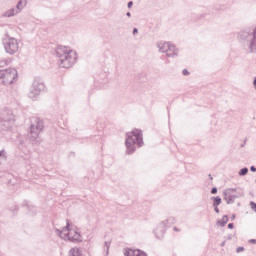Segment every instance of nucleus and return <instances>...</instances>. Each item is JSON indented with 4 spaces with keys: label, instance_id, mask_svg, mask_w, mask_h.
Instances as JSON below:
<instances>
[{
    "label": "nucleus",
    "instance_id": "f257e3e1",
    "mask_svg": "<svg viewBox=\"0 0 256 256\" xmlns=\"http://www.w3.org/2000/svg\"><path fill=\"white\" fill-rule=\"evenodd\" d=\"M56 56L58 57L59 67L69 69L77 62V52L67 48L66 46H58L56 48Z\"/></svg>",
    "mask_w": 256,
    "mask_h": 256
},
{
    "label": "nucleus",
    "instance_id": "f03ea898",
    "mask_svg": "<svg viewBox=\"0 0 256 256\" xmlns=\"http://www.w3.org/2000/svg\"><path fill=\"white\" fill-rule=\"evenodd\" d=\"M238 40L250 53H256V28H244L238 33Z\"/></svg>",
    "mask_w": 256,
    "mask_h": 256
},
{
    "label": "nucleus",
    "instance_id": "7ed1b4c3",
    "mask_svg": "<svg viewBox=\"0 0 256 256\" xmlns=\"http://www.w3.org/2000/svg\"><path fill=\"white\" fill-rule=\"evenodd\" d=\"M125 145L127 155H133V152L137 149L135 145L143 147V131L135 128L131 132L126 133Z\"/></svg>",
    "mask_w": 256,
    "mask_h": 256
},
{
    "label": "nucleus",
    "instance_id": "20e7f679",
    "mask_svg": "<svg viewBox=\"0 0 256 256\" xmlns=\"http://www.w3.org/2000/svg\"><path fill=\"white\" fill-rule=\"evenodd\" d=\"M43 129H45L43 119L32 117L28 131V137L32 143H41V138H39V135L43 133Z\"/></svg>",
    "mask_w": 256,
    "mask_h": 256
},
{
    "label": "nucleus",
    "instance_id": "39448f33",
    "mask_svg": "<svg viewBox=\"0 0 256 256\" xmlns=\"http://www.w3.org/2000/svg\"><path fill=\"white\" fill-rule=\"evenodd\" d=\"M56 235L60 239H68L71 243H83V236L77 230L71 229L69 221H67L66 226L62 230L56 228Z\"/></svg>",
    "mask_w": 256,
    "mask_h": 256
},
{
    "label": "nucleus",
    "instance_id": "423d86ee",
    "mask_svg": "<svg viewBox=\"0 0 256 256\" xmlns=\"http://www.w3.org/2000/svg\"><path fill=\"white\" fill-rule=\"evenodd\" d=\"M15 125L13 110L6 108L0 112V131H9Z\"/></svg>",
    "mask_w": 256,
    "mask_h": 256
},
{
    "label": "nucleus",
    "instance_id": "0eeeda50",
    "mask_svg": "<svg viewBox=\"0 0 256 256\" xmlns=\"http://www.w3.org/2000/svg\"><path fill=\"white\" fill-rule=\"evenodd\" d=\"M157 47L160 53H166V57H177V49H175V45L166 41H160L157 43Z\"/></svg>",
    "mask_w": 256,
    "mask_h": 256
},
{
    "label": "nucleus",
    "instance_id": "6e6552de",
    "mask_svg": "<svg viewBox=\"0 0 256 256\" xmlns=\"http://www.w3.org/2000/svg\"><path fill=\"white\" fill-rule=\"evenodd\" d=\"M41 91H45V84L41 80L35 79L28 93L29 99H37L41 95Z\"/></svg>",
    "mask_w": 256,
    "mask_h": 256
},
{
    "label": "nucleus",
    "instance_id": "1a4fd4ad",
    "mask_svg": "<svg viewBox=\"0 0 256 256\" xmlns=\"http://www.w3.org/2000/svg\"><path fill=\"white\" fill-rule=\"evenodd\" d=\"M5 52L8 55H15L19 51V42L15 38H9L3 42Z\"/></svg>",
    "mask_w": 256,
    "mask_h": 256
},
{
    "label": "nucleus",
    "instance_id": "9d476101",
    "mask_svg": "<svg viewBox=\"0 0 256 256\" xmlns=\"http://www.w3.org/2000/svg\"><path fill=\"white\" fill-rule=\"evenodd\" d=\"M224 201H226L227 205H233L236 199L241 197H245V192L239 191L238 194H233V190H224L223 191Z\"/></svg>",
    "mask_w": 256,
    "mask_h": 256
},
{
    "label": "nucleus",
    "instance_id": "9b49d317",
    "mask_svg": "<svg viewBox=\"0 0 256 256\" xmlns=\"http://www.w3.org/2000/svg\"><path fill=\"white\" fill-rule=\"evenodd\" d=\"M19 77L17 70L15 68H8L6 69V74L4 76V80L2 83L4 85H13V82Z\"/></svg>",
    "mask_w": 256,
    "mask_h": 256
},
{
    "label": "nucleus",
    "instance_id": "f8f14e48",
    "mask_svg": "<svg viewBox=\"0 0 256 256\" xmlns=\"http://www.w3.org/2000/svg\"><path fill=\"white\" fill-rule=\"evenodd\" d=\"M167 223H168V220L162 221L157 226V228L153 231L156 239H163V237L165 236V231L167 229Z\"/></svg>",
    "mask_w": 256,
    "mask_h": 256
},
{
    "label": "nucleus",
    "instance_id": "ddd939ff",
    "mask_svg": "<svg viewBox=\"0 0 256 256\" xmlns=\"http://www.w3.org/2000/svg\"><path fill=\"white\" fill-rule=\"evenodd\" d=\"M124 255L125 256H147V253L139 250V249H131V248H127L125 251H124Z\"/></svg>",
    "mask_w": 256,
    "mask_h": 256
},
{
    "label": "nucleus",
    "instance_id": "4468645a",
    "mask_svg": "<svg viewBox=\"0 0 256 256\" xmlns=\"http://www.w3.org/2000/svg\"><path fill=\"white\" fill-rule=\"evenodd\" d=\"M68 256H86L83 254V248L74 247L69 250Z\"/></svg>",
    "mask_w": 256,
    "mask_h": 256
},
{
    "label": "nucleus",
    "instance_id": "2eb2a0df",
    "mask_svg": "<svg viewBox=\"0 0 256 256\" xmlns=\"http://www.w3.org/2000/svg\"><path fill=\"white\" fill-rule=\"evenodd\" d=\"M26 5H27V0H20L18 1L15 9L17 10L18 13H21L23 9H25Z\"/></svg>",
    "mask_w": 256,
    "mask_h": 256
},
{
    "label": "nucleus",
    "instance_id": "dca6fc26",
    "mask_svg": "<svg viewBox=\"0 0 256 256\" xmlns=\"http://www.w3.org/2000/svg\"><path fill=\"white\" fill-rule=\"evenodd\" d=\"M18 13L19 12L16 10V8H11V9L7 10L6 12H4L2 17H15V15H18Z\"/></svg>",
    "mask_w": 256,
    "mask_h": 256
},
{
    "label": "nucleus",
    "instance_id": "f3484780",
    "mask_svg": "<svg viewBox=\"0 0 256 256\" xmlns=\"http://www.w3.org/2000/svg\"><path fill=\"white\" fill-rule=\"evenodd\" d=\"M229 223V216L224 215L221 220H217V225L220 227H225Z\"/></svg>",
    "mask_w": 256,
    "mask_h": 256
},
{
    "label": "nucleus",
    "instance_id": "a211bd4d",
    "mask_svg": "<svg viewBox=\"0 0 256 256\" xmlns=\"http://www.w3.org/2000/svg\"><path fill=\"white\" fill-rule=\"evenodd\" d=\"M211 201L213 202L212 206L219 207V205H221L223 200L220 198V196H212Z\"/></svg>",
    "mask_w": 256,
    "mask_h": 256
},
{
    "label": "nucleus",
    "instance_id": "6ab92c4d",
    "mask_svg": "<svg viewBox=\"0 0 256 256\" xmlns=\"http://www.w3.org/2000/svg\"><path fill=\"white\" fill-rule=\"evenodd\" d=\"M247 173H249V168L244 167V168L239 170L238 175L240 177H245V175H247Z\"/></svg>",
    "mask_w": 256,
    "mask_h": 256
},
{
    "label": "nucleus",
    "instance_id": "aec40b11",
    "mask_svg": "<svg viewBox=\"0 0 256 256\" xmlns=\"http://www.w3.org/2000/svg\"><path fill=\"white\" fill-rule=\"evenodd\" d=\"M23 205L24 207H27L28 211H32L33 213H35V207L29 205V202L25 201Z\"/></svg>",
    "mask_w": 256,
    "mask_h": 256
},
{
    "label": "nucleus",
    "instance_id": "412c9836",
    "mask_svg": "<svg viewBox=\"0 0 256 256\" xmlns=\"http://www.w3.org/2000/svg\"><path fill=\"white\" fill-rule=\"evenodd\" d=\"M104 247L106 248V255H109V248L111 247V241H106L104 243Z\"/></svg>",
    "mask_w": 256,
    "mask_h": 256
},
{
    "label": "nucleus",
    "instance_id": "4be33fe9",
    "mask_svg": "<svg viewBox=\"0 0 256 256\" xmlns=\"http://www.w3.org/2000/svg\"><path fill=\"white\" fill-rule=\"evenodd\" d=\"M7 69L5 70H0V79H2V81H5V74H6Z\"/></svg>",
    "mask_w": 256,
    "mask_h": 256
},
{
    "label": "nucleus",
    "instance_id": "5701e85b",
    "mask_svg": "<svg viewBox=\"0 0 256 256\" xmlns=\"http://www.w3.org/2000/svg\"><path fill=\"white\" fill-rule=\"evenodd\" d=\"M0 158L1 159H7V155H5V150L0 151Z\"/></svg>",
    "mask_w": 256,
    "mask_h": 256
},
{
    "label": "nucleus",
    "instance_id": "b1692460",
    "mask_svg": "<svg viewBox=\"0 0 256 256\" xmlns=\"http://www.w3.org/2000/svg\"><path fill=\"white\" fill-rule=\"evenodd\" d=\"M228 190H232V193H233V194H235L236 191H238V193H239L240 191H243V189H241V188H228Z\"/></svg>",
    "mask_w": 256,
    "mask_h": 256
},
{
    "label": "nucleus",
    "instance_id": "393cba45",
    "mask_svg": "<svg viewBox=\"0 0 256 256\" xmlns=\"http://www.w3.org/2000/svg\"><path fill=\"white\" fill-rule=\"evenodd\" d=\"M243 251H245V247L240 246L236 249V253H243Z\"/></svg>",
    "mask_w": 256,
    "mask_h": 256
},
{
    "label": "nucleus",
    "instance_id": "a878e982",
    "mask_svg": "<svg viewBox=\"0 0 256 256\" xmlns=\"http://www.w3.org/2000/svg\"><path fill=\"white\" fill-rule=\"evenodd\" d=\"M217 187H213L212 189H211V191H210V193L212 194V195H217Z\"/></svg>",
    "mask_w": 256,
    "mask_h": 256
},
{
    "label": "nucleus",
    "instance_id": "bb28decb",
    "mask_svg": "<svg viewBox=\"0 0 256 256\" xmlns=\"http://www.w3.org/2000/svg\"><path fill=\"white\" fill-rule=\"evenodd\" d=\"M7 65V60H0V67H5Z\"/></svg>",
    "mask_w": 256,
    "mask_h": 256
},
{
    "label": "nucleus",
    "instance_id": "cd10ccee",
    "mask_svg": "<svg viewBox=\"0 0 256 256\" xmlns=\"http://www.w3.org/2000/svg\"><path fill=\"white\" fill-rule=\"evenodd\" d=\"M212 207H214L215 213H217V214L220 213L219 206H212Z\"/></svg>",
    "mask_w": 256,
    "mask_h": 256
},
{
    "label": "nucleus",
    "instance_id": "c85d7f7f",
    "mask_svg": "<svg viewBox=\"0 0 256 256\" xmlns=\"http://www.w3.org/2000/svg\"><path fill=\"white\" fill-rule=\"evenodd\" d=\"M182 75H185V76L189 75V70L184 69V70L182 71Z\"/></svg>",
    "mask_w": 256,
    "mask_h": 256
},
{
    "label": "nucleus",
    "instance_id": "c756f323",
    "mask_svg": "<svg viewBox=\"0 0 256 256\" xmlns=\"http://www.w3.org/2000/svg\"><path fill=\"white\" fill-rule=\"evenodd\" d=\"M128 9H131L133 7V1H129L127 4Z\"/></svg>",
    "mask_w": 256,
    "mask_h": 256
},
{
    "label": "nucleus",
    "instance_id": "7c9ffc66",
    "mask_svg": "<svg viewBox=\"0 0 256 256\" xmlns=\"http://www.w3.org/2000/svg\"><path fill=\"white\" fill-rule=\"evenodd\" d=\"M234 228H235V224H233V223L228 224V229H234Z\"/></svg>",
    "mask_w": 256,
    "mask_h": 256
},
{
    "label": "nucleus",
    "instance_id": "2f4dec72",
    "mask_svg": "<svg viewBox=\"0 0 256 256\" xmlns=\"http://www.w3.org/2000/svg\"><path fill=\"white\" fill-rule=\"evenodd\" d=\"M133 35H137V33H139V29L137 28H134L133 31H132Z\"/></svg>",
    "mask_w": 256,
    "mask_h": 256
},
{
    "label": "nucleus",
    "instance_id": "473e14b6",
    "mask_svg": "<svg viewBox=\"0 0 256 256\" xmlns=\"http://www.w3.org/2000/svg\"><path fill=\"white\" fill-rule=\"evenodd\" d=\"M250 171H251L252 173H256V167H255V166H251V167H250Z\"/></svg>",
    "mask_w": 256,
    "mask_h": 256
},
{
    "label": "nucleus",
    "instance_id": "72a5a7b5",
    "mask_svg": "<svg viewBox=\"0 0 256 256\" xmlns=\"http://www.w3.org/2000/svg\"><path fill=\"white\" fill-rule=\"evenodd\" d=\"M249 243H251V245H255L256 240H255V239H250V240H249Z\"/></svg>",
    "mask_w": 256,
    "mask_h": 256
},
{
    "label": "nucleus",
    "instance_id": "f704fd0d",
    "mask_svg": "<svg viewBox=\"0 0 256 256\" xmlns=\"http://www.w3.org/2000/svg\"><path fill=\"white\" fill-rule=\"evenodd\" d=\"M231 221H235V214H232Z\"/></svg>",
    "mask_w": 256,
    "mask_h": 256
},
{
    "label": "nucleus",
    "instance_id": "c9c22d12",
    "mask_svg": "<svg viewBox=\"0 0 256 256\" xmlns=\"http://www.w3.org/2000/svg\"><path fill=\"white\" fill-rule=\"evenodd\" d=\"M225 243H226V241H223V242L220 244V247H225Z\"/></svg>",
    "mask_w": 256,
    "mask_h": 256
},
{
    "label": "nucleus",
    "instance_id": "e433bc0d",
    "mask_svg": "<svg viewBox=\"0 0 256 256\" xmlns=\"http://www.w3.org/2000/svg\"><path fill=\"white\" fill-rule=\"evenodd\" d=\"M126 16H127V17H131V12H127V13H126Z\"/></svg>",
    "mask_w": 256,
    "mask_h": 256
},
{
    "label": "nucleus",
    "instance_id": "4c0bfd02",
    "mask_svg": "<svg viewBox=\"0 0 256 256\" xmlns=\"http://www.w3.org/2000/svg\"><path fill=\"white\" fill-rule=\"evenodd\" d=\"M247 143V140L244 141L243 144H241V147H245V144Z\"/></svg>",
    "mask_w": 256,
    "mask_h": 256
},
{
    "label": "nucleus",
    "instance_id": "58836bf2",
    "mask_svg": "<svg viewBox=\"0 0 256 256\" xmlns=\"http://www.w3.org/2000/svg\"><path fill=\"white\" fill-rule=\"evenodd\" d=\"M14 211H19V207H18V206H15V207H14Z\"/></svg>",
    "mask_w": 256,
    "mask_h": 256
},
{
    "label": "nucleus",
    "instance_id": "ea45409f",
    "mask_svg": "<svg viewBox=\"0 0 256 256\" xmlns=\"http://www.w3.org/2000/svg\"><path fill=\"white\" fill-rule=\"evenodd\" d=\"M209 179L213 180V176H211V174H209Z\"/></svg>",
    "mask_w": 256,
    "mask_h": 256
},
{
    "label": "nucleus",
    "instance_id": "a19ab883",
    "mask_svg": "<svg viewBox=\"0 0 256 256\" xmlns=\"http://www.w3.org/2000/svg\"><path fill=\"white\" fill-rule=\"evenodd\" d=\"M174 231H179V228H177V227H174Z\"/></svg>",
    "mask_w": 256,
    "mask_h": 256
},
{
    "label": "nucleus",
    "instance_id": "79ce46f5",
    "mask_svg": "<svg viewBox=\"0 0 256 256\" xmlns=\"http://www.w3.org/2000/svg\"><path fill=\"white\" fill-rule=\"evenodd\" d=\"M235 194L234 195H239V191H236V192H234Z\"/></svg>",
    "mask_w": 256,
    "mask_h": 256
},
{
    "label": "nucleus",
    "instance_id": "37998d69",
    "mask_svg": "<svg viewBox=\"0 0 256 256\" xmlns=\"http://www.w3.org/2000/svg\"><path fill=\"white\" fill-rule=\"evenodd\" d=\"M228 239H229V240H231V239H232L231 235H230V236H228Z\"/></svg>",
    "mask_w": 256,
    "mask_h": 256
}]
</instances>
